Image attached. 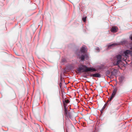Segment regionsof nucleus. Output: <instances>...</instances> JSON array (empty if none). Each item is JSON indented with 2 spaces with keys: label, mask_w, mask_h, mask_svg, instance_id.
<instances>
[{
  "label": "nucleus",
  "mask_w": 132,
  "mask_h": 132,
  "mask_svg": "<svg viewBox=\"0 0 132 132\" xmlns=\"http://www.w3.org/2000/svg\"><path fill=\"white\" fill-rule=\"evenodd\" d=\"M118 29V28L117 27H114L111 28L110 29V31L112 32L115 33L117 31Z\"/></svg>",
  "instance_id": "9d476101"
},
{
  "label": "nucleus",
  "mask_w": 132,
  "mask_h": 132,
  "mask_svg": "<svg viewBox=\"0 0 132 132\" xmlns=\"http://www.w3.org/2000/svg\"><path fill=\"white\" fill-rule=\"evenodd\" d=\"M66 72V70H64L63 73H64V72Z\"/></svg>",
  "instance_id": "2f4dec72"
},
{
  "label": "nucleus",
  "mask_w": 132,
  "mask_h": 132,
  "mask_svg": "<svg viewBox=\"0 0 132 132\" xmlns=\"http://www.w3.org/2000/svg\"><path fill=\"white\" fill-rule=\"evenodd\" d=\"M101 77V75L99 73H94V77L100 78Z\"/></svg>",
  "instance_id": "f8f14e48"
},
{
  "label": "nucleus",
  "mask_w": 132,
  "mask_h": 132,
  "mask_svg": "<svg viewBox=\"0 0 132 132\" xmlns=\"http://www.w3.org/2000/svg\"><path fill=\"white\" fill-rule=\"evenodd\" d=\"M103 109L102 108L100 110V111L101 113H103Z\"/></svg>",
  "instance_id": "a878e982"
},
{
  "label": "nucleus",
  "mask_w": 132,
  "mask_h": 132,
  "mask_svg": "<svg viewBox=\"0 0 132 132\" xmlns=\"http://www.w3.org/2000/svg\"><path fill=\"white\" fill-rule=\"evenodd\" d=\"M106 76H107V78H111V76H108V75H107Z\"/></svg>",
  "instance_id": "cd10ccee"
},
{
  "label": "nucleus",
  "mask_w": 132,
  "mask_h": 132,
  "mask_svg": "<svg viewBox=\"0 0 132 132\" xmlns=\"http://www.w3.org/2000/svg\"><path fill=\"white\" fill-rule=\"evenodd\" d=\"M107 104H108V103H105V104L103 106L102 108L103 109H104L105 108L106 106L107 105Z\"/></svg>",
  "instance_id": "aec40b11"
},
{
  "label": "nucleus",
  "mask_w": 132,
  "mask_h": 132,
  "mask_svg": "<svg viewBox=\"0 0 132 132\" xmlns=\"http://www.w3.org/2000/svg\"><path fill=\"white\" fill-rule=\"evenodd\" d=\"M111 85V86H112V87L113 88H114V86H113V85H112L111 84V85Z\"/></svg>",
  "instance_id": "c85d7f7f"
},
{
  "label": "nucleus",
  "mask_w": 132,
  "mask_h": 132,
  "mask_svg": "<svg viewBox=\"0 0 132 132\" xmlns=\"http://www.w3.org/2000/svg\"><path fill=\"white\" fill-rule=\"evenodd\" d=\"M34 32H35V31L33 32V33H34Z\"/></svg>",
  "instance_id": "c9c22d12"
},
{
  "label": "nucleus",
  "mask_w": 132,
  "mask_h": 132,
  "mask_svg": "<svg viewBox=\"0 0 132 132\" xmlns=\"http://www.w3.org/2000/svg\"><path fill=\"white\" fill-rule=\"evenodd\" d=\"M60 82H62V83L63 82H65V80L62 77V74L60 75Z\"/></svg>",
  "instance_id": "ddd939ff"
},
{
  "label": "nucleus",
  "mask_w": 132,
  "mask_h": 132,
  "mask_svg": "<svg viewBox=\"0 0 132 132\" xmlns=\"http://www.w3.org/2000/svg\"><path fill=\"white\" fill-rule=\"evenodd\" d=\"M131 39L132 40V36L131 37Z\"/></svg>",
  "instance_id": "473e14b6"
},
{
  "label": "nucleus",
  "mask_w": 132,
  "mask_h": 132,
  "mask_svg": "<svg viewBox=\"0 0 132 132\" xmlns=\"http://www.w3.org/2000/svg\"><path fill=\"white\" fill-rule=\"evenodd\" d=\"M111 73V71L109 70H107L105 72V74L106 75V76L109 75Z\"/></svg>",
  "instance_id": "2eb2a0df"
},
{
  "label": "nucleus",
  "mask_w": 132,
  "mask_h": 132,
  "mask_svg": "<svg viewBox=\"0 0 132 132\" xmlns=\"http://www.w3.org/2000/svg\"><path fill=\"white\" fill-rule=\"evenodd\" d=\"M15 54H16V55H18V56H19L20 55H18V54H17V53H15Z\"/></svg>",
  "instance_id": "7c9ffc66"
},
{
  "label": "nucleus",
  "mask_w": 132,
  "mask_h": 132,
  "mask_svg": "<svg viewBox=\"0 0 132 132\" xmlns=\"http://www.w3.org/2000/svg\"><path fill=\"white\" fill-rule=\"evenodd\" d=\"M77 71L79 73H81L82 72H87L90 70L96 71V69L94 68H88V67L84 64H81L78 66V68L77 69Z\"/></svg>",
  "instance_id": "7ed1b4c3"
},
{
  "label": "nucleus",
  "mask_w": 132,
  "mask_h": 132,
  "mask_svg": "<svg viewBox=\"0 0 132 132\" xmlns=\"http://www.w3.org/2000/svg\"><path fill=\"white\" fill-rule=\"evenodd\" d=\"M70 101L69 100L66 99V103H69L70 102Z\"/></svg>",
  "instance_id": "4be33fe9"
},
{
  "label": "nucleus",
  "mask_w": 132,
  "mask_h": 132,
  "mask_svg": "<svg viewBox=\"0 0 132 132\" xmlns=\"http://www.w3.org/2000/svg\"><path fill=\"white\" fill-rule=\"evenodd\" d=\"M116 93H114V92H112V94L111 97L110 98H109V101H111L113 98L115 96Z\"/></svg>",
  "instance_id": "6e6552de"
},
{
  "label": "nucleus",
  "mask_w": 132,
  "mask_h": 132,
  "mask_svg": "<svg viewBox=\"0 0 132 132\" xmlns=\"http://www.w3.org/2000/svg\"><path fill=\"white\" fill-rule=\"evenodd\" d=\"M75 53L78 56L81 62L84 61L85 59L88 60L89 56L87 53V50L85 47L82 46L80 50L77 49L75 51Z\"/></svg>",
  "instance_id": "f257e3e1"
},
{
  "label": "nucleus",
  "mask_w": 132,
  "mask_h": 132,
  "mask_svg": "<svg viewBox=\"0 0 132 132\" xmlns=\"http://www.w3.org/2000/svg\"><path fill=\"white\" fill-rule=\"evenodd\" d=\"M131 52L129 50H127L126 51H124V57H128V55L131 54Z\"/></svg>",
  "instance_id": "423d86ee"
},
{
  "label": "nucleus",
  "mask_w": 132,
  "mask_h": 132,
  "mask_svg": "<svg viewBox=\"0 0 132 132\" xmlns=\"http://www.w3.org/2000/svg\"><path fill=\"white\" fill-rule=\"evenodd\" d=\"M96 50L97 51H98V52L100 51V48L98 47H97L96 48Z\"/></svg>",
  "instance_id": "393cba45"
},
{
  "label": "nucleus",
  "mask_w": 132,
  "mask_h": 132,
  "mask_svg": "<svg viewBox=\"0 0 132 132\" xmlns=\"http://www.w3.org/2000/svg\"><path fill=\"white\" fill-rule=\"evenodd\" d=\"M64 113L65 116L67 117L68 116L69 118L70 119H71L72 116L71 114V113L70 112H68V111H66L65 112H64Z\"/></svg>",
  "instance_id": "0eeeda50"
},
{
  "label": "nucleus",
  "mask_w": 132,
  "mask_h": 132,
  "mask_svg": "<svg viewBox=\"0 0 132 132\" xmlns=\"http://www.w3.org/2000/svg\"><path fill=\"white\" fill-rule=\"evenodd\" d=\"M89 76L94 77V73L91 74Z\"/></svg>",
  "instance_id": "5701e85b"
},
{
  "label": "nucleus",
  "mask_w": 132,
  "mask_h": 132,
  "mask_svg": "<svg viewBox=\"0 0 132 132\" xmlns=\"http://www.w3.org/2000/svg\"><path fill=\"white\" fill-rule=\"evenodd\" d=\"M119 45H124V40H122L121 41L118 43H114L112 44H110L109 45H106L105 46L107 47L106 48V50H108L111 49L112 47Z\"/></svg>",
  "instance_id": "20e7f679"
},
{
  "label": "nucleus",
  "mask_w": 132,
  "mask_h": 132,
  "mask_svg": "<svg viewBox=\"0 0 132 132\" xmlns=\"http://www.w3.org/2000/svg\"><path fill=\"white\" fill-rule=\"evenodd\" d=\"M131 50L132 51V47L131 48Z\"/></svg>",
  "instance_id": "72a5a7b5"
},
{
  "label": "nucleus",
  "mask_w": 132,
  "mask_h": 132,
  "mask_svg": "<svg viewBox=\"0 0 132 132\" xmlns=\"http://www.w3.org/2000/svg\"><path fill=\"white\" fill-rule=\"evenodd\" d=\"M88 75H82V77L85 78H87V76H88Z\"/></svg>",
  "instance_id": "b1692460"
},
{
  "label": "nucleus",
  "mask_w": 132,
  "mask_h": 132,
  "mask_svg": "<svg viewBox=\"0 0 132 132\" xmlns=\"http://www.w3.org/2000/svg\"><path fill=\"white\" fill-rule=\"evenodd\" d=\"M62 102L63 104H66V99L65 98L64 99V98H63V100L62 101Z\"/></svg>",
  "instance_id": "6ab92c4d"
},
{
  "label": "nucleus",
  "mask_w": 132,
  "mask_h": 132,
  "mask_svg": "<svg viewBox=\"0 0 132 132\" xmlns=\"http://www.w3.org/2000/svg\"><path fill=\"white\" fill-rule=\"evenodd\" d=\"M125 61V62H126V63H127V62H126L125 61V60H124V61Z\"/></svg>",
  "instance_id": "f704fd0d"
},
{
  "label": "nucleus",
  "mask_w": 132,
  "mask_h": 132,
  "mask_svg": "<svg viewBox=\"0 0 132 132\" xmlns=\"http://www.w3.org/2000/svg\"><path fill=\"white\" fill-rule=\"evenodd\" d=\"M124 56V50L121 51L119 52V53L116 55L114 57L112 61V66H118V67L120 68L119 66V64L120 62H122V60L124 61V58L122 56Z\"/></svg>",
  "instance_id": "f03ea898"
},
{
  "label": "nucleus",
  "mask_w": 132,
  "mask_h": 132,
  "mask_svg": "<svg viewBox=\"0 0 132 132\" xmlns=\"http://www.w3.org/2000/svg\"><path fill=\"white\" fill-rule=\"evenodd\" d=\"M128 127H127L126 128V132H127V131L128 130Z\"/></svg>",
  "instance_id": "bb28decb"
},
{
  "label": "nucleus",
  "mask_w": 132,
  "mask_h": 132,
  "mask_svg": "<svg viewBox=\"0 0 132 132\" xmlns=\"http://www.w3.org/2000/svg\"><path fill=\"white\" fill-rule=\"evenodd\" d=\"M117 82H118L117 81L116 84L114 85V86H116L117 85Z\"/></svg>",
  "instance_id": "c756f323"
},
{
  "label": "nucleus",
  "mask_w": 132,
  "mask_h": 132,
  "mask_svg": "<svg viewBox=\"0 0 132 132\" xmlns=\"http://www.w3.org/2000/svg\"><path fill=\"white\" fill-rule=\"evenodd\" d=\"M117 70L116 69H114L113 71H111V74L110 75L111 76V77H112L113 76L115 75L117 73Z\"/></svg>",
  "instance_id": "1a4fd4ad"
},
{
  "label": "nucleus",
  "mask_w": 132,
  "mask_h": 132,
  "mask_svg": "<svg viewBox=\"0 0 132 132\" xmlns=\"http://www.w3.org/2000/svg\"><path fill=\"white\" fill-rule=\"evenodd\" d=\"M66 61V60L64 58H63L61 59V63H63L64 62Z\"/></svg>",
  "instance_id": "a211bd4d"
},
{
  "label": "nucleus",
  "mask_w": 132,
  "mask_h": 132,
  "mask_svg": "<svg viewBox=\"0 0 132 132\" xmlns=\"http://www.w3.org/2000/svg\"><path fill=\"white\" fill-rule=\"evenodd\" d=\"M113 88V92L117 93V91L118 89V87H114Z\"/></svg>",
  "instance_id": "dca6fc26"
},
{
  "label": "nucleus",
  "mask_w": 132,
  "mask_h": 132,
  "mask_svg": "<svg viewBox=\"0 0 132 132\" xmlns=\"http://www.w3.org/2000/svg\"><path fill=\"white\" fill-rule=\"evenodd\" d=\"M62 82H60L59 84V86H60V88H62Z\"/></svg>",
  "instance_id": "412c9836"
},
{
  "label": "nucleus",
  "mask_w": 132,
  "mask_h": 132,
  "mask_svg": "<svg viewBox=\"0 0 132 132\" xmlns=\"http://www.w3.org/2000/svg\"><path fill=\"white\" fill-rule=\"evenodd\" d=\"M98 70H103L104 69V67L103 66H99L98 67Z\"/></svg>",
  "instance_id": "f3484780"
},
{
  "label": "nucleus",
  "mask_w": 132,
  "mask_h": 132,
  "mask_svg": "<svg viewBox=\"0 0 132 132\" xmlns=\"http://www.w3.org/2000/svg\"><path fill=\"white\" fill-rule=\"evenodd\" d=\"M63 105L64 107L63 111H64V112L66 111H68V108L67 107V104H63Z\"/></svg>",
  "instance_id": "9b49d317"
},
{
  "label": "nucleus",
  "mask_w": 132,
  "mask_h": 132,
  "mask_svg": "<svg viewBox=\"0 0 132 132\" xmlns=\"http://www.w3.org/2000/svg\"><path fill=\"white\" fill-rule=\"evenodd\" d=\"M74 119L75 120V118H74Z\"/></svg>",
  "instance_id": "e433bc0d"
},
{
  "label": "nucleus",
  "mask_w": 132,
  "mask_h": 132,
  "mask_svg": "<svg viewBox=\"0 0 132 132\" xmlns=\"http://www.w3.org/2000/svg\"><path fill=\"white\" fill-rule=\"evenodd\" d=\"M119 81L118 84L120 86L121 85V84L122 83L123 81L124 80V75L121 76H120L119 78Z\"/></svg>",
  "instance_id": "39448f33"
},
{
  "label": "nucleus",
  "mask_w": 132,
  "mask_h": 132,
  "mask_svg": "<svg viewBox=\"0 0 132 132\" xmlns=\"http://www.w3.org/2000/svg\"><path fill=\"white\" fill-rule=\"evenodd\" d=\"M87 16H83L82 18V20L83 21V22H86L87 21Z\"/></svg>",
  "instance_id": "4468645a"
}]
</instances>
